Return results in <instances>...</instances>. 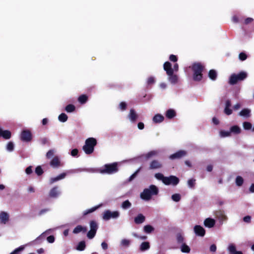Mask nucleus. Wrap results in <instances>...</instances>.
I'll list each match as a JSON object with an SVG mask.
<instances>
[{"label": "nucleus", "mask_w": 254, "mask_h": 254, "mask_svg": "<svg viewBox=\"0 0 254 254\" xmlns=\"http://www.w3.org/2000/svg\"><path fill=\"white\" fill-rule=\"evenodd\" d=\"M231 131L226 130H221L220 131V135L222 137H227L231 135Z\"/></svg>", "instance_id": "obj_43"}, {"label": "nucleus", "mask_w": 254, "mask_h": 254, "mask_svg": "<svg viewBox=\"0 0 254 254\" xmlns=\"http://www.w3.org/2000/svg\"><path fill=\"white\" fill-rule=\"evenodd\" d=\"M128 117L131 122L134 123L136 122L137 119L138 117V116L135 112V110L133 109H131L130 110Z\"/></svg>", "instance_id": "obj_18"}, {"label": "nucleus", "mask_w": 254, "mask_h": 254, "mask_svg": "<svg viewBox=\"0 0 254 254\" xmlns=\"http://www.w3.org/2000/svg\"><path fill=\"white\" fill-rule=\"evenodd\" d=\"M181 249L183 253H189L190 251V247L185 243L182 244Z\"/></svg>", "instance_id": "obj_40"}, {"label": "nucleus", "mask_w": 254, "mask_h": 254, "mask_svg": "<svg viewBox=\"0 0 254 254\" xmlns=\"http://www.w3.org/2000/svg\"><path fill=\"white\" fill-rule=\"evenodd\" d=\"M239 115L246 118L249 117L251 116V110L247 108L244 109L239 113Z\"/></svg>", "instance_id": "obj_30"}, {"label": "nucleus", "mask_w": 254, "mask_h": 254, "mask_svg": "<svg viewBox=\"0 0 254 254\" xmlns=\"http://www.w3.org/2000/svg\"><path fill=\"white\" fill-rule=\"evenodd\" d=\"M46 239L49 243H53L55 241V237L53 235H50L47 237Z\"/></svg>", "instance_id": "obj_57"}, {"label": "nucleus", "mask_w": 254, "mask_h": 254, "mask_svg": "<svg viewBox=\"0 0 254 254\" xmlns=\"http://www.w3.org/2000/svg\"><path fill=\"white\" fill-rule=\"evenodd\" d=\"M145 220V216L142 214H139L134 218V222L137 224H140L143 223Z\"/></svg>", "instance_id": "obj_24"}, {"label": "nucleus", "mask_w": 254, "mask_h": 254, "mask_svg": "<svg viewBox=\"0 0 254 254\" xmlns=\"http://www.w3.org/2000/svg\"><path fill=\"white\" fill-rule=\"evenodd\" d=\"M35 173L38 176L42 175L44 171L40 166H38L35 169Z\"/></svg>", "instance_id": "obj_47"}, {"label": "nucleus", "mask_w": 254, "mask_h": 254, "mask_svg": "<svg viewBox=\"0 0 254 254\" xmlns=\"http://www.w3.org/2000/svg\"><path fill=\"white\" fill-rule=\"evenodd\" d=\"M86 247L85 242L84 241L80 242L77 246L76 249L78 251H82L84 250Z\"/></svg>", "instance_id": "obj_37"}, {"label": "nucleus", "mask_w": 254, "mask_h": 254, "mask_svg": "<svg viewBox=\"0 0 254 254\" xmlns=\"http://www.w3.org/2000/svg\"><path fill=\"white\" fill-rule=\"evenodd\" d=\"M119 108L122 111H125L127 109V104L125 102H122L119 104Z\"/></svg>", "instance_id": "obj_54"}, {"label": "nucleus", "mask_w": 254, "mask_h": 254, "mask_svg": "<svg viewBox=\"0 0 254 254\" xmlns=\"http://www.w3.org/2000/svg\"><path fill=\"white\" fill-rule=\"evenodd\" d=\"M75 110V107L72 104H68L65 108V110L68 113L73 112Z\"/></svg>", "instance_id": "obj_39"}, {"label": "nucleus", "mask_w": 254, "mask_h": 254, "mask_svg": "<svg viewBox=\"0 0 254 254\" xmlns=\"http://www.w3.org/2000/svg\"><path fill=\"white\" fill-rule=\"evenodd\" d=\"M164 69L166 71L167 75L172 74L173 73V69L172 67L171 64L169 62H166L163 65Z\"/></svg>", "instance_id": "obj_17"}, {"label": "nucleus", "mask_w": 254, "mask_h": 254, "mask_svg": "<svg viewBox=\"0 0 254 254\" xmlns=\"http://www.w3.org/2000/svg\"><path fill=\"white\" fill-rule=\"evenodd\" d=\"M215 224V221L212 218H207L204 221V225L205 227L208 228L213 227Z\"/></svg>", "instance_id": "obj_22"}, {"label": "nucleus", "mask_w": 254, "mask_h": 254, "mask_svg": "<svg viewBox=\"0 0 254 254\" xmlns=\"http://www.w3.org/2000/svg\"><path fill=\"white\" fill-rule=\"evenodd\" d=\"M32 133L29 130H23L20 135V139L24 142H29L32 140Z\"/></svg>", "instance_id": "obj_8"}, {"label": "nucleus", "mask_w": 254, "mask_h": 254, "mask_svg": "<svg viewBox=\"0 0 254 254\" xmlns=\"http://www.w3.org/2000/svg\"><path fill=\"white\" fill-rule=\"evenodd\" d=\"M130 244V241L127 239H123L122 241V244L123 246L127 247Z\"/></svg>", "instance_id": "obj_58"}, {"label": "nucleus", "mask_w": 254, "mask_h": 254, "mask_svg": "<svg viewBox=\"0 0 254 254\" xmlns=\"http://www.w3.org/2000/svg\"><path fill=\"white\" fill-rule=\"evenodd\" d=\"M88 100V96L85 94H82L78 98V101L81 104H85Z\"/></svg>", "instance_id": "obj_33"}, {"label": "nucleus", "mask_w": 254, "mask_h": 254, "mask_svg": "<svg viewBox=\"0 0 254 254\" xmlns=\"http://www.w3.org/2000/svg\"><path fill=\"white\" fill-rule=\"evenodd\" d=\"M87 230V229L86 227H83L81 225H78L74 229L73 233L74 234L79 233L80 232L85 233Z\"/></svg>", "instance_id": "obj_25"}, {"label": "nucleus", "mask_w": 254, "mask_h": 254, "mask_svg": "<svg viewBox=\"0 0 254 254\" xmlns=\"http://www.w3.org/2000/svg\"><path fill=\"white\" fill-rule=\"evenodd\" d=\"M194 232L198 236L203 237L205 234V229L200 225H195L194 227Z\"/></svg>", "instance_id": "obj_13"}, {"label": "nucleus", "mask_w": 254, "mask_h": 254, "mask_svg": "<svg viewBox=\"0 0 254 254\" xmlns=\"http://www.w3.org/2000/svg\"><path fill=\"white\" fill-rule=\"evenodd\" d=\"M6 149L9 151H12L14 150V144L12 142L9 141L6 145Z\"/></svg>", "instance_id": "obj_51"}, {"label": "nucleus", "mask_w": 254, "mask_h": 254, "mask_svg": "<svg viewBox=\"0 0 254 254\" xmlns=\"http://www.w3.org/2000/svg\"><path fill=\"white\" fill-rule=\"evenodd\" d=\"M32 167L30 166L25 169V172L27 174L30 175L32 173Z\"/></svg>", "instance_id": "obj_63"}, {"label": "nucleus", "mask_w": 254, "mask_h": 254, "mask_svg": "<svg viewBox=\"0 0 254 254\" xmlns=\"http://www.w3.org/2000/svg\"><path fill=\"white\" fill-rule=\"evenodd\" d=\"M230 130L231 131V133H233L235 134H240L241 132V128L237 125L232 126L230 128Z\"/></svg>", "instance_id": "obj_26"}, {"label": "nucleus", "mask_w": 254, "mask_h": 254, "mask_svg": "<svg viewBox=\"0 0 254 254\" xmlns=\"http://www.w3.org/2000/svg\"><path fill=\"white\" fill-rule=\"evenodd\" d=\"M172 199L175 202H178L181 199V195L179 193H175L172 195Z\"/></svg>", "instance_id": "obj_50"}, {"label": "nucleus", "mask_w": 254, "mask_h": 254, "mask_svg": "<svg viewBox=\"0 0 254 254\" xmlns=\"http://www.w3.org/2000/svg\"><path fill=\"white\" fill-rule=\"evenodd\" d=\"M47 237V234L46 232L43 233L39 237H38L34 241L33 243L35 245H39L42 243Z\"/></svg>", "instance_id": "obj_16"}, {"label": "nucleus", "mask_w": 254, "mask_h": 254, "mask_svg": "<svg viewBox=\"0 0 254 254\" xmlns=\"http://www.w3.org/2000/svg\"><path fill=\"white\" fill-rule=\"evenodd\" d=\"M158 152L157 150H152L150 152H148L147 153L144 155V158L148 160L150 158L156 156L158 155Z\"/></svg>", "instance_id": "obj_27"}, {"label": "nucleus", "mask_w": 254, "mask_h": 254, "mask_svg": "<svg viewBox=\"0 0 254 254\" xmlns=\"http://www.w3.org/2000/svg\"><path fill=\"white\" fill-rule=\"evenodd\" d=\"M50 165L54 168H58L61 166V162L58 156L54 157L51 161Z\"/></svg>", "instance_id": "obj_19"}, {"label": "nucleus", "mask_w": 254, "mask_h": 254, "mask_svg": "<svg viewBox=\"0 0 254 254\" xmlns=\"http://www.w3.org/2000/svg\"><path fill=\"white\" fill-rule=\"evenodd\" d=\"M176 115V113L173 109H169L166 112V117L169 119H171L175 117Z\"/></svg>", "instance_id": "obj_28"}, {"label": "nucleus", "mask_w": 254, "mask_h": 254, "mask_svg": "<svg viewBox=\"0 0 254 254\" xmlns=\"http://www.w3.org/2000/svg\"><path fill=\"white\" fill-rule=\"evenodd\" d=\"M60 194V191L59 190V187L55 186L49 192V196L52 198H57Z\"/></svg>", "instance_id": "obj_15"}, {"label": "nucleus", "mask_w": 254, "mask_h": 254, "mask_svg": "<svg viewBox=\"0 0 254 254\" xmlns=\"http://www.w3.org/2000/svg\"><path fill=\"white\" fill-rule=\"evenodd\" d=\"M228 249L230 254H243L241 251H236V246L233 244H231Z\"/></svg>", "instance_id": "obj_23"}, {"label": "nucleus", "mask_w": 254, "mask_h": 254, "mask_svg": "<svg viewBox=\"0 0 254 254\" xmlns=\"http://www.w3.org/2000/svg\"><path fill=\"white\" fill-rule=\"evenodd\" d=\"M247 57H248V56L246 55V54L244 52H241L239 54V58L240 60H241L242 61L246 60L247 59Z\"/></svg>", "instance_id": "obj_53"}, {"label": "nucleus", "mask_w": 254, "mask_h": 254, "mask_svg": "<svg viewBox=\"0 0 254 254\" xmlns=\"http://www.w3.org/2000/svg\"><path fill=\"white\" fill-rule=\"evenodd\" d=\"M163 167L162 164L157 160H152L149 164V170L159 169Z\"/></svg>", "instance_id": "obj_11"}, {"label": "nucleus", "mask_w": 254, "mask_h": 254, "mask_svg": "<svg viewBox=\"0 0 254 254\" xmlns=\"http://www.w3.org/2000/svg\"><path fill=\"white\" fill-rule=\"evenodd\" d=\"M143 230L146 233H150L154 230V228L150 225H147L144 226Z\"/></svg>", "instance_id": "obj_41"}, {"label": "nucleus", "mask_w": 254, "mask_h": 254, "mask_svg": "<svg viewBox=\"0 0 254 254\" xmlns=\"http://www.w3.org/2000/svg\"><path fill=\"white\" fill-rule=\"evenodd\" d=\"M177 240L179 244L183 243L184 242V237L181 234H178L177 235Z\"/></svg>", "instance_id": "obj_55"}, {"label": "nucleus", "mask_w": 254, "mask_h": 254, "mask_svg": "<svg viewBox=\"0 0 254 254\" xmlns=\"http://www.w3.org/2000/svg\"><path fill=\"white\" fill-rule=\"evenodd\" d=\"M99 207V206H95V207H93L92 208H91L90 209H88L87 210H86L84 212H83V215H86L89 213H91L94 211H95Z\"/></svg>", "instance_id": "obj_45"}, {"label": "nucleus", "mask_w": 254, "mask_h": 254, "mask_svg": "<svg viewBox=\"0 0 254 254\" xmlns=\"http://www.w3.org/2000/svg\"><path fill=\"white\" fill-rule=\"evenodd\" d=\"M204 66L198 62L194 63L191 65V70L193 71L192 79L195 81H200L203 77L202 72Z\"/></svg>", "instance_id": "obj_2"}, {"label": "nucleus", "mask_w": 254, "mask_h": 254, "mask_svg": "<svg viewBox=\"0 0 254 254\" xmlns=\"http://www.w3.org/2000/svg\"><path fill=\"white\" fill-rule=\"evenodd\" d=\"M131 206V203L128 200H126L123 202L121 207L124 209H127Z\"/></svg>", "instance_id": "obj_35"}, {"label": "nucleus", "mask_w": 254, "mask_h": 254, "mask_svg": "<svg viewBox=\"0 0 254 254\" xmlns=\"http://www.w3.org/2000/svg\"><path fill=\"white\" fill-rule=\"evenodd\" d=\"M78 153V150L77 149H76V148L73 149L71 151V155L72 156L75 157L77 155Z\"/></svg>", "instance_id": "obj_62"}, {"label": "nucleus", "mask_w": 254, "mask_h": 254, "mask_svg": "<svg viewBox=\"0 0 254 254\" xmlns=\"http://www.w3.org/2000/svg\"><path fill=\"white\" fill-rule=\"evenodd\" d=\"M9 220V215L5 211L0 212V223L5 224Z\"/></svg>", "instance_id": "obj_14"}, {"label": "nucleus", "mask_w": 254, "mask_h": 254, "mask_svg": "<svg viewBox=\"0 0 254 254\" xmlns=\"http://www.w3.org/2000/svg\"><path fill=\"white\" fill-rule=\"evenodd\" d=\"M217 73L215 70L210 69L208 72V77L212 80H215L217 78Z\"/></svg>", "instance_id": "obj_32"}, {"label": "nucleus", "mask_w": 254, "mask_h": 254, "mask_svg": "<svg viewBox=\"0 0 254 254\" xmlns=\"http://www.w3.org/2000/svg\"><path fill=\"white\" fill-rule=\"evenodd\" d=\"M155 177L159 180L162 181V182L165 184V179H166L167 177H165L162 174L160 173H156L155 174Z\"/></svg>", "instance_id": "obj_36"}, {"label": "nucleus", "mask_w": 254, "mask_h": 254, "mask_svg": "<svg viewBox=\"0 0 254 254\" xmlns=\"http://www.w3.org/2000/svg\"><path fill=\"white\" fill-rule=\"evenodd\" d=\"M67 116L65 113L61 114L58 117V119L60 121L62 122H65L67 120Z\"/></svg>", "instance_id": "obj_42"}, {"label": "nucleus", "mask_w": 254, "mask_h": 254, "mask_svg": "<svg viewBox=\"0 0 254 254\" xmlns=\"http://www.w3.org/2000/svg\"><path fill=\"white\" fill-rule=\"evenodd\" d=\"M164 120V117L160 114H156L153 118V121L155 123H160L163 122Z\"/></svg>", "instance_id": "obj_29"}, {"label": "nucleus", "mask_w": 254, "mask_h": 254, "mask_svg": "<svg viewBox=\"0 0 254 254\" xmlns=\"http://www.w3.org/2000/svg\"><path fill=\"white\" fill-rule=\"evenodd\" d=\"M243 221L246 223H250L251 221V217L249 215L245 216L243 218Z\"/></svg>", "instance_id": "obj_61"}, {"label": "nucleus", "mask_w": 254, "mask_h": 254, "mask_svg": "<svg viewBox=\"0 0 254 254\" xmlns=\"http://www.w3.org/2000/svg\"><path fill=\"white\" fill-rule=\"evenodd\" d=\"M244 183V179L243 178L240 176H238L236 178V184L237 186L241 187L243 185Z\"/></svg>", "instance_id": "obj_38"}, {"label": "nucleus", "mask_w": 254, "mask_h": 254, "mask_svg": "<svg viewBox=\"0 0 254 254\" xmlns=\"http://www.w3.org/2000/svg\"><path fill=\"white\" fill-rule=\"evenodd\" d=\"M155 82V80L154 77L150 76L147 78V84L148 86H151Z\"/></svg>", "instance_id": "obj_48"}, {"label": "nucleus", "mask_w": 254, "mask_h": 254, "mask_svg": "<svg viewBox=\"0 0 254 254\" xmlns=\"http://www.w3.org/2000/svg\"><path fill=\"white\" fill-rule=\"evenodd\" d=\"M141 169V167L139 168L133 174H132L128 179L129 181H131L133 180L136 177Z\"/></svg>", "instance_id": "obj_49"}, {"label": "nucleus", "mask_w": 254, "mask_h": 254, "mask_svg": "<svg viewBox=\"0 0 254 254\" xmlns=\"http://www.w3.org/2000/svg\"><path fill=\"white\" fill-rule=\"evenodd\" d=\"M97 143V140L95 138L89 137L86 139L85 144L83 146V150L85 154L87 155L92 154Z\"/></svg>", "instance_id": "obj_4"}, {"label": "nucleus", "mask_w": 254, "mask_h": 254, "mask_svg": "<svg viewBox=\"0 0 254 254\" xmlns=\"http://www.w3.org/2000/svg\"><path fill=\"white\" fill-rule=\"evenodd\" d=\"M165 180V185H173L174 186H176L179 183V178L175 176L167 177Z\"/></svg>", "instance_id": "obj_10"}, {"label": "nucleus", "mask_w": 254, "mask_h": 254, "mask_svg": "<svg viewBox=\"0 0 254 254\" xmlns=\"http://www.w3.org/2000/svg\"><path fill=\"white\" fill-rule=\"evenodd\" d=\"M224 113L227 115H230L232 114V110L231 109H230V107L225 108V109H224Z\"/></svg>", "instance_id": "obj_60"}, {"label": "nucleus", "mask_w": 254, "mask_h": 254, "mask_svg": "<svg viewBox=\"0 0 254 254\" xmlns=\"http://www.w3.org/2000/svg\"><path fill=\"white\" fill-rule=\"evenodd\" d=\"M188 185L189 186V187L191 188H194L195 185V180L194 179H191L189 180L188 181Z\"/></svg>", "instance_id": "obj_52"}, {"label": "nucleus", "mask_w": 254, "mask_h": 254, "mask_svg": "<svg viewBox=\"0 0 254 254\" xmlns=\"http://www.w3.org/2000/svg\"><path fill=\"white\" fill-rule=\"evenodd\" d=\"M120 216V213L118 211H111L110 210H105L103 214V219L107 221L111 218L116 219Z\"/></svg>", "instance_id": "obj_6"}, {"label": "nucleus", "mask_w": 254, "mask_h": 254, "mask_svg": "<svg viewBox=\"0 0 254 254\" xmlns=\"http://www.w3.org/2000/svg\"><path fill=\"white\" fill-rule=\"evenodd\" d=\"M90 231L87 234V237L90 239H93L98 229V225L97 222L94 220H92L90 222Z\"/></svg>", "instance_id": "obj_7"}, {"label": "nucleus", "mask_w": 254, "mask_h": 254, "mask_svg": "<svg viewBox=\"0 0 254 254\" xmlns=\"http://www.w3.org/2000/svg\"><path fill=\"white\" fill-rule=\"evenodd\" d=\"M54 150L53 149H51L48 151L46 154V157L47 158L50 159L53 157L54 155Z\"/></svg>", "instance_id": "obj_56"}, {"label": "nucleus", "mask_w": 254, "mask_h": 254, "mask_svg": "<svg viewBox=\"0 0 254 254\" xmlns=\"http://www.w3.org/2000/svg\"><path fill=\"white\" fill-rule=\"evenodd\" d=\"M11 132L8 130H3L0 128V137H2L5 139H8L11 137Z\"/></svg>", "instance_id": "obj_20"}, {"label": "nucleus", "mask_w": 254, "mask_h": 254, "mask_svg": "<svg viewBox=\"0 0 254 254\" xmlns=\"http://www.w3.org/2000/svg\"><path fill=\"white\" fill-rule=\"evenodd\" d=\"M66 176V173H63L57 176L56 177L51 178L50 180V184H52L60 180L64 179Z\"/></svg>", "instance_id": "obj_21"}, {"label": "nucleus", "mask_w": 254, "mask_h": 254, "mask_svg": "<svg viewBox=\"0 0 254 254\" xmlns=\"http://www.w3.org/2000/svg\"><path fill=\"white\" fill-rule=\"evenodd\" d=\"M216 217L220 221L223 222L227 220V217L225 214L224 210H219L215 212Z\"/></svg>", "instance_id": "obj_12"}, {"label": "nucleus", "mask_w": 254, "mask_h": 254, "mask_svg": "<svg viewBox=\"0 0 254 254\" xmlns=\"http://www.w3.org/2000/svg\"><path fill=\"white\" fill-rule=\"evenodd\" d=\"M24 249V247L21 246L15 249L13 252L10 253V254H19L20 252H22Z\"/></svg>", "instance_id": "obj_46"}, {"label": "nucleus", "mask_w": 254, "mask_h": 254, "mask_svg": "<svg viewBox=\"0 0 254 254\" xmlns=\"http://www.w3.org/2000/svg\"><path fill=\"white\" fill-rule=\"evenodd\" d=\"M248 76L247 72L241 71L238 74L233 73L231 75L229 79V83L230 85H235L239 81H241L245 79Z\"/></svg>", "instance_id": "obj_5"}, {"label": "nucleus", "mask_w": 254, "mask_h": 254, "mask_svg": "<svg viewBox=\"0 0 254 254\" xmlns=\"http://www.w3.org/2000/svg\"><path fill=\"white\" fill-rule=\"evenodd\" d=\"M169 60L173 62H176L178 61V58L176 55H171L169 57Z\"/></svg>", "instance_id": "obj_59"}, {"label": "nucleus", "mask_w": 254, "mask_h": 254, "mask_svg": "<svg viewBox=\"0 0 254 254\" xmlns=\"http://www.w3.org/2000/svg\"><path fill=\"white\" fill-rule=\"evenodd\" d=\"M150 248V243L148 242H144L140 246V251L141 252L145 251Z\"/></svg>", "instance_id": "obj_31"}, {"label": "nucleus", "mask_w": 254, "mask_h": 254, "mask_svg": "<svg viewBox=\"0 0 254 254\" xmlns=\"http://www.w3.org/2000/svg\"><path fill=\"white\" fill-rule=\"evenodd\" d=\"M243 127L246 130L251 129L252 127L251 123L248 122H244L243 124Z\"/></svg>", "instance_id": "obj_44"}, {"label": "nucleus", "mask_w": 254, "mask_h": 254, "mask_svg": "<svg viewBox=\"0 0 254 254\" xmlns=\"http://www.w3.org/2000/svg\"><path fill=\"white\" fill-rule=\"evenodd\" d=\"M169 76V80L171 83L175 84L178 81V76L174 74V72L172 74L168 75Z\"/></svg>", "instance_id": "obj_34"}, {"label": "nucleus", "mask_w": 254, "mask_h": 254, "mask_svg": "<svg viewBox=\"0 0 254 254\" xmlns=\"http://www.w3.org/2000/svg\"><path fill=\"white\" fill-rule=\"evenodd\" d=\"M118 171V164L114 162L111 164H105L103 168L100 169L91 168L89 169L90 172H98L101 174H112L116 173Z\"/></svg>", "instance_id": "obj_1"}, {"label": "nucleus", "mask_w": 254, "mask_h": 254, "mask_svg": "<svg viewBox=\"0 0 254 254\" xmlns=\"http://www.w3.org/2000/svg\"><path fill=\"white\" fill-rule=\"evenodd\" d=\"M158 188L154 185H151L148 189H145L140 194V197L145 200L151 199L152 195H156L158 194Z\"/></svg>", "instance_id": "obj_3"}, {"label": "nucleus", "mask_w": 254, "mask_h": 254, "mask_svg": "<svg viewBox=\"0 0 254 254\" xmlns=\"http://www.w3.org/2000/svg\"><path fill=\"white\" fill-rule=\"evenodd\" d=\"M210 251L211 252H215L216 251V246L215 244H212L210 247Z\"/></svg>", "instance_id": "obj_64"}, {"label": "nucleus", "mask_w": 254, "mask_h": 254, "mask_svg": "<svg viewBox=\"0 0 254 254\" xmlns=\"http://www.w3.org/2000/svg\"><path fill=\"white\" fill-rule=\"evenodd\" d=\"M187 154V152L186 151L180 150L176 153L170 155L169 159L171 160L179 159L185 156Z\"/></svg>", "instance_id": "obj_9"}]
</instances>
